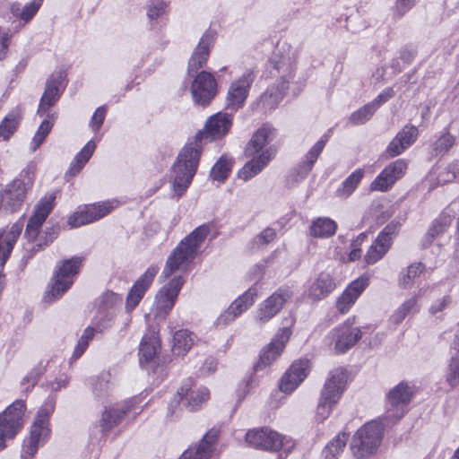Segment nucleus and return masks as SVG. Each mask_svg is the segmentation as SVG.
<instances>
[{
  "label": "nucleus",
  "mask_w": 459,
  "mask_h": 459,
  "mask_svg": "<svg viewBox=\"0 0 459 459\" xmlns=\"http://www.w3.org/2000/svg\"><path fill=\"white\" fill-rule=\"evenodd\" d=\"M43 0H31L22 5L20 2H13L10 4V13L17 22L13 23V32H18L22 27L31 22L41 7Z\"/></svg>",
  "instance_id": "nucleus-28"
},
{
  "label": "nucleus",
  "mask_w": 459,
  "mask_h": 459,
  "mask_svg": "<svg viewBox=\"0 0 459 459\" xmlns=\"http://www.w3.org/2000/svg\"><path fill=\"white\" fill-rule=\"evenodd\" d=\"M425 270L422 263H414L403 270L399 275V285L403 289H410L415 278L420 276Z\"/></svg>",
  "instance_id": "nucleus-44"
},
{
  "label": "nucleus",
  "mask_w": 459,
  "mask_h": 459,
  "mask_svg": "<svg viewBox=\"0 0 459 459\" xmlns=\"http://www.w3.org/2000/svg\"><path fill=\"white\" fill-rule=\"evenodd\" d=\"M452 217L447 213H441L434 221L432 222L428 233L427 238L430 240L434 239L437 236L443 234L451 225Z\"/></svg>",
  "instance_id": "nucleus-49"
},
{
  "label": "nucleus",
  "mask_w": 459,
  "mask_h": 459,
  "mask_svg": "<svg viewBox=\"0 0 459 459\" xmlns=\"http://www.w3.org/2000/svg\"><path fill=\"white\" fill-rule=\"evenodd\" d=\"M231 126L232 116L218 112L210 117L204 127L181 149L171 168L173 191L178 197L186 191L196 173L203 145L226 135Z\"/></svg>",
  "instance_id": "nucleus-1"
},
{
  "label": "nucleus",
  "mask_w": 459,
  "mask_h": 459,
  "mask_svg": "<svg viewBox=\"0 0 459 459\" xmlns=\"http://www.w3.org/2000/svg\"><path fill=\"white\" fill-rule=\"evenodd\" d=\"M329 136L324 134L305 154L304 158L290 170L286 178L289 187H294L302 182L312 171L316 161L322 153Z\"/></svg>",
  "instance_id": "nucleus-14"
},
{
  "label": "nucleus",
  "mask_w": 459,
  "mask_h": 459,
  "mask_svg": "<svg viewBox=\"0 0 459 459\" xmlns=\"http://www.w3.org/2000/svg\"><path fill=\"white\" fill-rule=\"evenodd\" d=\"M11 37L12 34L8 30L0 28V60L4 59L6 56Z\"/></svg>",
  "instance_id": "nucleus-61"
},
{
  "label": "nucleus",
  "mask_w": 459,
  "mask_h": 459,
  "mask_svg": "<svg viewBox=\"0 0 459 459\" xmlns=\"http://www.w3.org/2000/svg\"><path fill=\"white\" fill-rule=\"evenodd\" d=\"M394 95L393 88H385L371 102L370 104L377 110L383 104L387 102Z\"/></svg>",
  "instance_id": "nucleus-60"
},
{
  "label": "nucleus",
  "mask_w": 459,
  "mask_h": 459,
  "mask_svg": "<svg viewBox=\"0 0 459 459\" xmlns=\"http://www.w3.org/2000/svg\"><path fill=\"white\" fill-rule=\"evenodd\" d=\"M22 229L23 223L17 221L13 224L10 230L5 235L0 231V255L2 264H4L8 259L17 238L22 231Z\"/></svg>",
  "instance_id": "nucleus-35"
},
{
  "label": "nucleus",
  "mask_w": 459,
  "mask_h": 459,
  "mask_svg": "<svg viewBox=\"0 0 459 459\" xmlns=\"http://www.w3.org/2000/svg\"><path fill=\"white\" fill-rule=\"evenodd\" d=\"M217 368V362L212 357L205 359L202 368H200V374L202 376L210 375L214 372Z\"/></svg>",
  "instance_id": "nucleus-62"
},
{
  "label": "nucleus",
  "mask_w": 459,
  "mask_h": 459,
  "mask_svg": "<svg viewBox=\"0 0 459 459\" xmlns=\"http://www.w3.org/2000/svg\"><path fill=\"white\" fill-rule=\"evenodd\" d=\"M51 118H46L42 121L39 126L34 137L30 143V150L35 152L45 141L46 137L51 131L53 124L50 121Z\"/></svg>",
  "instance_id": "nucleus-51"
},
{
  "label": "nucleus",
  "mask_w": 459,
  "mask_h": 459,
  "mask_svg": "<svg viewBox=\"0 0 459 459\" xmlns=\"http://www.w3.org/2000/svg\"><path fill=\"white\" fill-rule=\"evenodd\" d=\"M255 297L256 290L255 288L248 289L242 296L233 301L227 310L220 315L216 320L217 325H226L232 322L253 305Z\"/></svg>",
  "instance_id": "nucleus-27"
},
{
  "label": "nucleus",
  "mask_w": 459,
  "mask_h": 459,
  "mask_svg": "<svg viewBox=\"0 0 459 459\" xmlns=\"http://www.w3.org/2000/svg\"><path fill=\"white\" fill-rule=\"evenodd\" d=\"M294 53L287 45L278 46L270 57L267 69L270 76L276 82H286L287 84L293 78L295 73Z\"/></svg>",
  "instance_id": "nucleus-11"
},
{
  "label": "nucleus",
  "mask_w": 459,
  "mask_h": 459,
  "mask_svg": "<svg viewBox=\"0 0 459 459\" xmlns=\"http://www.w3.org/2000/svg\"><path fill=\"white\" fill-rule=\"evenodd\" d=\"M56 198V192L48 193L35 205L33 214L27 223L24 233L30 241L36 239L42 224L54 208Z\"/></svg>",
  "instance_id": "nucleus-19"
},
{
  "label": "nucleus",
  "mask_w": 459,
  "mask_h": 459,
  "mask_svg": "<svg viewBox=\"0 0 459 459\" xmlns=\"http://www.w3.org/2000/svg\"><path fill=\"white\" fill-rule=\"evenodd\" d=\"M289 88V84L286 82H277L267 88V90L261 95L260 103L264 109H273L283 99L286 91Z\"/></svg>",
  "instance_id": "nucleus-36"
},
{
  "label": "nucleus",
  "mask_w": 459,
  "mask_h": 459,
  "mask_svg": "<svg viewBox=\"0 0 459 459\" xmlns=\"http://www.w3.org/2000/svg\"><path fill=\"white\" fill-rule=\"evenodd\" d=\"M407 169V163L403 159H398L386 166L383 171L371 183V189L375 191H387Z\"/></svg>",
  "instance_id": "nucleus-24"
},
{
  "label": "nucleus",
  "mask_w": 459,
  "mask_h": 459,
  "mask_svg": "<svg viewBox=\"0 0 459 459\" xmlns=\"http://www.w3.org/2000/svg\"><path fill=\"white\" fill-rule=\"evenodd\" d=\"M290 334L291 331L289 327H283L278 331L272 342L263 349L259 362L255 366V371L272 364L281 355Z\"/></svg>",
  "instance_id": "nucleus-23"
},
{
  "label": "nucleus",
  "mask_w": 459,
  "mask_h": 459,
  "mask_svg": "<svg viewBox=\"0 0 459 459\" xmlns=\"http://www.w3.org/2000/svg\"><path fill=\"white\" fill-rule=\"evenodd\" d=\"M418 299L416 296L405 300L391 316L390 321L394 325L401 324L403 319L411 312L418 311Z\"/></svg>",
  "instance_id": "nucleus-48"
},
{
  "label": "nucleus",
  "mask_w": 459,
  "mask_h": 459,
  "mask_svg": "<svg viewBox=\"0 0 459 459\" xmlns=\"http://www.w3.org/2000/svg\"><path fill=\"white\" fill-rule=\"evenodd\" d=\"M390 246L384 243L383 241H379V238H377L373 244L370 246L365 255V262L368 264H373L380 260L390 249Z\"/></svg>",
  "instance_id": "nucleus-50"
},
{
  "label": "nucleus",
  "mask_w": 459,
  "mask_h": 459,
  "mask_svg": "<svg viewBox=\"0 0 459 459\" xmlns=\"http://www.w3.org/2000/svg\"><path fill=\"white\" fill-rule=\"evenodd\" d=\"M274 136L273 129L266 126L259 128L252 136L245 148L246 157L258 155L264 148L273 141Z\"/></svg>",
  "instance_id": "nucleus-34"
},
{
  "label": "nucleus",
  "mask_w": 459,
  "mask_h": 459,
  "mask_svg": "<svg viewBox=\"0 0 459 459\" xmlns=\"http://www.w3.org/2000/svg\"><path fill=\"white\" fill-rule=\"evenodd\" d=\"M348 440V435L345 433L338 434L324 448L322 455L325 459H337L338 455L342 452Z\"/></svg>",
  "instance_id": "nucleus-46"
},
{
  "label": "nucleus",
  "mask_w": 459,
  "mask_h": 459,
  "mask_svg": "<svg viewBox=\"0 0 459 459\" xmlns=\"http://www.w3.org/2000/svg\"><path fill=\"white\" fill-rule=\"evenodd\" d=\"M25 402L14 401L0 414V450L5 447V439L13 438L23 426Z\"/></svg>",
  "instance_id": "nucleus-13"
},
{
  "label": "nucleus",
  "mask_w": 459,
  "mask_h": 459,
  "mask_svg": "<svg viewBox=\"0 0 459 459\" xmlns=\"http://www.w3.org/2000/svg\"><path fill=\"white\" fill-rule=\"evenodd\" d=\"M210 231V226L203 224L184 238L169 255L160 276L169 278L176 271L185 269L195 259Z\"/></svg>",
  "instance_id": "nucleus-3"
},
{
  "label": "nucleus",
  "mask_w": 459,
  "mask_h": 459,
  "mask_svg": "<svg viewBox=\"0 0 459 459\" xmlns=\"http://www.w3.org/2000/svg\"><path fill=\"white\" fill-rule=\"evenodd\" d=\"M364 175L361 169L353 171L343 182L342 186L337 190V195L340 197H348L356 189Z\"/></svg>",
  "instance_id": "nucleus-47"
},
{
  "label": "nucleus",
  "mask_w": 459,
  "mask_h": 459,
  "mask_svg": "<svg viewBox=\"0 0 459 459\" xmlns=\"http://www.w3.org/2000/svg\"><path fill=\"white\" fill-rule=\"evenodd\" d=\"M140 403V398L137 396L132 397L126 401L122 405L116 408L107 409L103 411L100 420V427L101 432H108L115 426L119 424L122 420L130 412L133 413L134 418L139 414L143 408L137 406Z\"/></svg>",
  "instance_id": "nucleus-18"
},
{
  "label": "nucleus",
  "mask_w": 459,
  "mask_h": 459,
  "mask_svg": "<svg viewBox=\"0 0 459 459\" xmlns=\"http://www.w3.org/2000/svg\"><path fill=\"white\" fill-rule=\"evenodd\" d=\"M82 259L74 256L56 264L53 277L44 294L45 302L59 299L73 285L74 279L81 270Z\"/></svg>",
  "instance_id": "nucleus-5"
},
{
  "label": "nucleus",
  "mask_w": 459,
  "mask_h": 459,
  "mask_svg": "<svg viewBox=\"0 0 459 459\" xmlns=\"http://www.w3.org/2000/svg\"><path fill=\"white\" fill-rule=\"evenodd\" d=\"M455 138L450 133L446 132L442 134L438 139H437L430 145V154L432 156L445 155L449 150L455 145Z\"/></svg>",
  "instance_id": "nucleus-45"
},
{
  "label": "nucleus",
  "mask_w": 459,
  "mask_h": 459,
  "mask_svg": "<svg viewBox=\"0 0 459 459\" xmlns=\"http://www.w3.org/2000/svg\"><path fill=\"white\" fill-rule=\"evenodd\" d=\"M416 56V51L412 48L404 47L400 51V58L405 63H411Z\"/></svg>",
  "instance_id": "nucleus-63"
},
{
  "label": "nucleus",
  "mask_w": 459,
  "mask_h": 459,
  "mask_svg": "<svg viewBox=\"0 0 459 459\" xmlns=\"http://www.w3.org/2000/svg\"><path fill=\"white\" fill-rule=\"evenodd\" d=\"M255 78L254 71L247 69L240 77L230 84L226 96V108L228 109L236 112L244 106Z\"/></svg>",
  "instance_id": "nucleus-16"
},
{
  "label": "nucleus",
  "mask_w": 459,
  "mask_h": 459,
  "mask_svg": "<svg viewBox=\"0 0 459 459\" xmlns=\"http://www.w3.org/2000/svg\"><path fill=\"white\" fill-rule=\"evenodd\" d=\"M42 374V368L40 367H35L22 378L21 385L22 386L28 385V386L26 387V391H30L38 383Z\"/></svg>",
  "instance_id": "nucleus-56"
},
{
  "label": "nucleus",
  "mask_w": 459,
  "mask_h": 459,
  "mask_svg": "<svg viewBox=\"0 0 459 459\" xmlns=\"http://www.w3.org/2000/svg\"><path fill=\"white\" fill-rule=\"evenodd\" d=\"M419 130L415 126L406 125L398 132L386 148V153L390 157H395L403 153L417 140Z\"/></svg>",
  "instance_id": "nucleus-31"
},
{
  "label": "nucleus",
  "mask_w": 459,
  "mask_h": 459,
  "mask_svg": "<svg viewBox=\"0 0 459 459\" xmlns=\"http://www.w3.org/2000/svg\"><path fill=\"white\" fill-rule=\"evenodd\" d=\"M215 39L213 31L206 30L188 60L187 75L194 77L190 87L192 98L195 104L204 107L209 105L217 94L214 76L206 71L199 72L207 63Z\"/></svg>",
  "instance_id": "nucleus-2"
},
{
  "label": "nucleus",
  "mask_w": 459,
  "mask_h": 459,
  "mask_svg": "<svg viewBox=\"0 0 459 459\" xmlns=\"http://www.w3.org/2000/svg\"><path fill=\"white\" fill-rule=\"evenodd\" d=\"M55 410V400L48 397L39 408L30 427V436L22 444V459H32L39 448L48 441L50 436L49 417Z\"/></svg>",
  "instance_id": "nucleus-4"
},
{
  "label": "nucleus",
  "mask_w": 459,
  "mask_h": 459,
  "mask_svg": "<svg viewBox=\"0 0 459 459\" xmlns=\"http://www.w3.org/2000/svg\"><path fill=\"white\" fill-rule=\"evenodd\" d=\"M399 227L400 224L394 221H392L389 224H387L377 236L379 241H383L384 243L391 247L392 237L398 232Z\"/></svg>",
  "instance_id": "nucleus-55"
},
{
  "label": "nucleus",
  "mask_w": 459,
  "mask_h": 459,
  "mask_svg": "<svg viewBox=\"0 0 459 459\" xmlns=\"http://www.w3.org/2000/svg\"><path fill=\"white\" fill-rule=\"evenodd\" d=\"M449 299L443 297L440 299L436 300L430 307L429 312L433 315L442 311L448 304Z\"/></svg>",
  "instance_id": "nucleus-64"
},
{
  "label": "nucleus",
  "mask_w": 459,
  "mask_h": 459,
  "mask_svg": "<svg viewBox=\"0 0 459 459\" xmlns=\"http://www.w3.org/2000/svg\"><path fill=\"white\" fill-rule=\"evenodd\" d=\"M376 111V108L368 102L351 113L350 122L356 126L363 125L373 117Z\"/></svg>",
  "instance_id": "nucleus-52"
},
{
  "label": "nucleus",
  "mask_w": 459,
  "mask_h": 459,
  "mask_svg": "<svg viewBox=\"0 0 459 459\" xmlns=\"http://www.w3.org/2000/svg\"><path fill=\"white\" fill-rule=\"evenodd\" d=\"M347 379V371L342 368L330 371L321 391L316 408V420L323 422L329 417L333 407L338 403L345 390Z\"/></svg>",
  "instance_id": "nucleus-6"
},
{
  "label": "nucleus",
  "mask_w": 459,
  "mask_h": 459,
  "mask_svg": "<svg viewBox=\"0 0 459 459\" xmlns=\"http://www.w3.org/2000/svg\"><path fill=\"white\" fill-rule=\"evenodd\" d=\"M275 230L272 228H266L254 238L253 242L257 247L264 246L271 243L275 238Z\"/></svg>",
  "instance_id": "nucleus-58"
},
{
  "label": "nucleus",
  "mask_w": 459,
  "mask_h": 459,
  "mask_svg": "<svg viewBox=\"0 0 459 459\" xmlns=\"http://www.w3.org/2000/svg\"><path fill=\"white\" fill-rule=\"evenodd\" d=\"M353 320L347 319L343 324L332 329L325 337L324 342L335 353H344L361 338L359 327H353Z\"/></svg>",
  "instance_id": "nucleus-12"
},
{
  "label": "nucleus",
  "mask_w": 459,
  "mask_h": 459,
  "mask_svg": "<svg viewBox=\"0 0 459 459\" xmlns=\"http://www.w3.org/2000/svg\"><path fill=\"white\" fill-rule=\"evenodd\" d=\"M309 372V360L299 359L291 364L282 376L280 389L284 393L293 392L304 381Z\"/></svg>",
  "instance_id": "nucleus-26"
},
{
  "label": "nucleus",
  "mask_w": 459,
  "mask_h": 459,
  "mask_svg": "<svg viewBox=\"0 0 459 459\" xmlns=\"http://www.w3.org/2000/svg\"><path fill=\"white\" fill-rule=\"evenodd\" d=\"M195 342V335L187 330H178L173 337V353L184 356L191 349Z\"/></svg>",
  "instance_id": "nucleus-41"
},
{
  "label": "nucleus",
  "mask_w": 459,
  "mask_h": 459,
  "mask_svg": "<svg viewBox=\"0 0 459 459\" xmlns=\"http://www.w3.org/2000/svg\"><path fill=\"white\" fill-rule=\"evenodd\" d=\"M106 113L107 108L105 105L99 107L93 113L90 121V126L94 132L99 131L106 117Z\"/></svg>",
  "instance_id": "nucleus-57"
},
{
  "label": "nucleus",
  "mask_w": 459,
  "mask_h": 459,
  "mask_svg": "<svg viewBox=\"0 0 459 459\" xmlns=\"http://www.w3.org/2000/svg\"><path fill=\"white\" fill-rule=\"evenodd\" d=\"M412 394V387L404 382L399 383L391 389L386 396V419L392 420L401 419L404 415V408L411 402Z\"/></svg>",
  "instance_id": "nucleus-17"
},
{
  "label": "nucleus",
  "mask_w": 459,
  "mask_h": 459,
  "mask_svg": "<svg viewBox=\"0 0 459 459\" xmlns=\"http://www.w3.org/2000/svg\"><path fill=\"white\" fill-rule=\"evenodd\" d=\"M383 428L377 421L364 424L354 435L351 450L358 459L373 455L381 441Z\"/></svg>",
  "instance_id": "nucleus-8"
},
{
  "label": "nucleus",
  "mask_w": 459,
  "mask_h": 459,
  "mask_svg": "<svg viewBox=\"0 0 459 459\" xmlns=\"http://www.w3.org/2000/svg\"><path fill=\"white\" fill-rule=\"evenodd\" d=\"M167 13V4L163 0H151L146 6V14L150 21H155Z\"/></svg>",
  "instance_id": "nucleus-54"
},
{
  "label": "nucleus",
  "mask_w": 459,
  "mask_h": 459,
  "mask_svg": "<svg viewBox=\"0 0 459 459\" xmlns=\"http://www.w3.org/2000/svg\"><path fill=\"white\" fill-rule=\"evenodd\" d=\"M119 204L117 200H106L77 207L72 213L67 223L72 228H79L83 225L93 223L107 215L110 214Z\"/></svg>",
  "instance_id": "nucleus-10"
},
{
  "label": "nucleus",
  "mask_w": 459,
  "mask_h": 459,
  "mask_svg": "<svg viewBox=\"0 0 459 459\" xmlns=\"http://www.w3.org/2000/svg\"><path fill=\"white\" fill-rule=\"evenodd\" d=\"M336 287L334 280L328 273H320L307 290L308 297L314 300H321L327 297Z\"/></svg>",
  "instance_id": "nucleus-33"
},
{
  "label": "nucleus",
  "mask_w": 459,
  "mask_h": 459,
  "mask_svg": "<svg viewBox=\"0 0 459 459\" xmlns=\"http://www.w3.org/2000/svg\"><path fill=\"white\" fill-rule=\"evenodd\" d=\"M246 441L253 447L270 452H277L283 448L290 452L294 446L293 440L267 427L248 430L246 434Z\"/></svg>",
  "instance_id": "nucleus-7"
},
{
  "label": "nucleus",
  "mask_w": 459,
  "mask_h": 459,
  "mask_svg": "<svg viewBox=\"0 0 459 459\" xmlns=\"http://www.w3.org/2000/svg\"><path fill=\"white\" fill-rule=\"evenodd\" d=\"M368 284V278H358L344 290L336 301V307L342 314L347 313Z\"/></svg>",
  "instance_id": "nucleus-32"
},
{
  "label": "nucleus",
  "mask_w": 459,
  "mask_h": 459,
  "mask_svg": "<svg viewBox=\"0 0 459 459\" xmlns=\"http://www.w3.org/2000/svg\"><path fill=\"white\" fill-rule=\"evenodd\" d=\"M160 348V341L155 331L147 332L142 338L139 347V360L143 364L152 361Z\"/></svg>",
  "instance_id": "nucleus-37"
},
{
  "label": "nucleus",
  "mask_w": 459,
  "mask_h": 459,
  "mask_svg": "<svg viewBox=\"0 0 459 459\" xmlns=\"http://www.w3.org/2000/svg\"><path fill=\"white\" fill-rule=\"evenodd\" d=\"M291 291L289 288H280L267 298L259 307L255 320L264 325L277 315L283 305L291 298Z\"/></svg>",
  "instance_id": "nucleus-21"
},
{
  "label": "nucleus",
  "mask_w": 459,
  "mask_h": 459,
  "mask_svg": "<svg viewBox=\"0 0 459 459\" xmlns=\"http://www.w3.org/2000/svg\"><path fill=\"white\" fill-rule=\"evenodd\" d=\"M210 398V392L204 386H194L191 379L185 382L174 395L169 406V414L177 415L175 408L182 405L190 411L198 410Z\"/></svg>",
  "instance_id": "nucleus-9"
},
{
  "label": "nucleus",
  "mask_w": 459,
  "mask_h": 459,
  "mask_svg": "<svg viewBox=\"0 0 459 459\" xmlns=\"http://www.w3.org/2000/svg\"><path fill=\"white\" fill-rule=\"evenodd\" d=\"M219 437V429H210L195 448H189L178 459H211Z\"/></svg>",
  "instance_id": "nucleus-30"
},
{
  "label": "nucleus",
  "mask_w": 459,
  "mask_h": 459,
  "mask_svg": "<svg viewBox=\"0 0 459 459\" xmlns=\"http://www.w3.org/2000/svg\"><path fill=\"white\" fill-rule=\"evenodd\" d=\"M30 186V182H25L21 178H16L8 185L2 192V202L4 209L13 212L19 210L24 203L26 193Z\"/></svg>",
  "instance_id": "nucleus-22"
},
{
  "label": "nucleus",
  "mask_w": 459,
  "mask_h": 459,
  "mask_svg": "<svg viewBox=\"0 0 459 459\" xmlns=\"http://www.w3.org/2000/svg\"><path fill=\"white\" fill-rule=\"evenodd\" d=\"M276 150L273 147L264 149L258 155L249 157L251 160L247 161L242 169L238 172V177L244 181H247L259 174L275 156Z\"/></svg>",
  "instance_id": "nucleus-29"
},
{
  "label": "nucleus",
  "mask_w": 459,
  "mask_h": 459,
  "mask_svg": "<svg viewBox=\"0 0 459 459\" xmlns=\"http://www.w3.org/2000/svg\"><path fill=\"white\" fill-rule=\"evenodd\" d=\"M65 73L64 71H58L53 74L46 82V88L43 95L41 96L38 114L40 117L46 116L51 120L56 118V113L49 112V108L56 105L61 97L64 90L63 82L65 79Z\"/></svg>",
  "instance_id": "nucleus-15"
},
{
  "label": "nucleus",
  "mask_w": 459,
  "mask_h": 459,
  "mask_svg": "<svg viewBox=\"0 0 459 459\" xmlns=\"http://www.w3.org/2000/svg\"><path fill=\"white\" fill-rule=\"evenodd\" d=\"M96 148L93 141H89L84 147L77 153L70 164L69 173L72 176L77 175L84 165L89 161Z\"/></svg>",
  "instance_id": "nucleus-42"
},
{
  "label": "nucleus",
  "mask_w": 459,
  "mask_h": 459,
  "mask_svg": "<svg viewBox=\"0 0 459 459\" xmlns=\"http://www.w3.org/2000/svg\"><path fill=\"white\" fill-rule=\"evenodd\" d=\"M418 0H396L394 6V16L403 17L409 12L417 3Z\"/></svg>",
  "instance_id": "nucleus-59"
},
{
  "label": "nucleus",
  "mask_w": 459,
  "mask_h": 459,
  "mask_svg": "<svg viewBox=\"0 0 459 459\" xmlns=\"http://www.w3.org/2000/svg\"><path fill=\"white\" fill-rule=\"evenodd\" d=\"M92 392L100 400H106L111 396L114 384L111 382L109 373H102L97 378L91 380Z\"/></svg>",
  "instance_id": "nucleus-40"
},
{
  "label": "nucleus",
  "mask_w": 459,
  "mask_h": 459,
  "mask_svg": "<svg viewBox=\"0 0 459 459\" xmlns=\"http://www.w3.org/2000/svg\"><path fill=\"white\" fill-rule=\"evenodd\" d=\"M232 164L231 158L222 155L212 168L210 177L214 181L224 182L231 171Z\"/></svg>",
  "instance_id": "nucleus-43"
},
{
  "label": "nucleus",
  "mask_w": 459,
  "mask_h": 459,
  "mask_svg": "<svg viewBox=\"0 0 459 459\" xmlns=\"http://www.w3.org/2000/svg\"><path fill=\"white\" fill-rule=\"evenodd\" d=\"M22 119L18 108L11 110L0 123V141H8L16 132Z\"/></svg>",
  "instance_id": "nucleus-39"
},
{
  "label": "nucleus",
  "mask_w": 459,
  "mask_h": 459,
  "mask_svg": "<svg viewBox=\"0 0 459 459\" xmlns=\"http://www.w3.org/2000/svg\"><path fill=\"white\" fill-rule=\"evenodd\" d=\"M337 223L328 217H318L309 227V234L314 238H327L335 234Z\"/></svg>",
  "instance_id": "nucleus-38"
},
{
  "label": "nucleus",
  "mask_w": 459,
  "mask_h": 459,
  "mask_svg": "<svg viewBox=\"0 0 459 459\" xmlns=\"http://www.w3.org/2000/svg\"><path fill=\"white\" fill-rule=\"evenodd\" d=\"M184 284L182 276H176L164 285L155 297V316L166 317L178 299V293Z\"/></svg>",
  "instance_id": "nucleus-20"
},
{
  "label": "nucleus",
  "mask_w": 459,
  "mask_h": 459,
  "mask_svg": "<svg viewBox=\"0 0 459 459\" xmlns=\"http://www.w3.org/2000/svg\"><path fill=\"white\" fill-rule=\"evenodd\" d=\"M159 267L151 265L145 273L134 282L130 289L126 301V310L130 312L134 309L143 298L146 290L151 286L155 275L158 273Z\"/></svg>",
  "instance_id": "nucleus-25"
},
{
  "label": "nucleus",
  "mask_w": 459,
  "mask_h": 459,
  "mask_svg": "<svg viewBox=\"0 0 459 459\" xmlns=\"http://www.w3.org/2000/svg\"><path fill=\"white\" fill-rule=\"evenodd\" d=\"M95 334V329L92 327H87L84 329L82 336L80 337L73 352L72 359H79L84 351L87 350L90 342L93 339Z\"/></svg>",
  "instance_id": "nucleus-53"
}]
</instances>
